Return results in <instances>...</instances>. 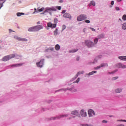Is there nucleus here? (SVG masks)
<instances>
[{"label": "nucleus", "mask_w": 126, "mask_h": 126, "mask_svg": "<svg viewBox=\"0 0 126 126\" xmlns=\"http://www.w3.org/2000/svg\"><path fill=\"white\" fill-rule=\"evenodd\" d=\"M52 11H57V9L55 7L46 8L43 14H45L46 12H48L50 15H52Z\"/></svg>", "instance_id": "f257e3e1"}, {"label": "nucleus", "mask_w": 126, "mask_h": 126, "mask_svg": "<svg viewBox=\"0 0 126 126\" xmlns=\"http://www.w3.org/2000/svg\"><path fill=\"white\" fill-rule=\"evenodd\" d=\"M13 58H15V55L14 54H10L2 58V61L7 62V61H9V60H11V59H13Z\"/></svg>", "instance_id": "f03ea898"}, {"label": "nucleus", "mask_w": 126, "mask_h": 126, "mask_svg": "<svg viewBox=\"0 0 126 126\" xmlns=\"http://www.w3.org/2000/svg\"><path fill=\"white\" fill-rule=\"evenodd\" d=\"M67 117H68L67 114H64L57 116L56 117H52L51 118V120H59V119H62V118H66Z\"/></svg>", "instance_id": "7ed1b4c3"}, {"label": "nucleus", "mask_w": 126, "mask_h": 126, "mask_svg": "<svg viewBox=\"0 0 126 126\" xmlns=\"http://www.w3.org/2000/svg\"><path fill=\"white\" fill-rule=\"evenodd\" d=\"M87 18V16H86V15H81L77 18V20L78 21H82V20H84L86 19Z\"/></svg>", "instance_id": "20e7f679"}, {"label": "nucleus", "mask_w": 126, "mask_h": 126, "mask_svg": "<svg viewBox=\"0 0 126 126\" xmlns=\"http://www.w3.org/2000/svg\"><path fill=\"white\" fill-rule=\"evenodd\" d=\"M14 39L16 40H18V41H20L21 42H27V39L24 38L19 37L16 35L14 36Z\"/></svg>", "instance_id": "39448f33"}, {"label": "nucleus", "mask_w": 126, "mask_h": 126, "mask_svg": "<svg viewBox=\"0 0 126 126\" xmlns=\"http://www.w3.org/2000/svg\"><path fill=\"white\" fill-rule=\"evenodd\" d=\"M85 44L89 48H90L94 45V43H93V42H92L90 40H86Z\"/></svg>", "instance_id": "423d86ee"}, {"label": "nucleus", "mask_w": 126, "mask_h": 126, "mask_svg": "<svg viewBox=\"0 0 126 126\" xmlns=\"http://www.w3.org/2000/svg\"><path fill=\"white\" fill-rule=\"evenodd\" d=\"M71 115L72 116H73V118H75V116H74L79 117V113H78V111L76 110H74L72 111L71 113Z\"/></svg>", "instance_id": "0eeeda50"}, {"label": "nucleus", "mask_w": 126, "mask_h": 126, "mask_svg": "<svg viewBox=\"0 0 126 126\" xmlns=\"http://www.w3.org/2000/svg\"><path fill=\"white\" fill-rule=\"evenodd\" d=\"M36 65L38 67H42L44 65V60H41L39 62L37 63Z\"/></svg>", "instance_id": "6e6552de"}, {"label": "nucleus", "mask_w": 126, "mask_h": 126, "mask_svg": "<svg viewBox=\"0 0 126 126\" xmlns=\"http://www.w3.org/2000/svg\"><path fill=\"white\" fill-rule=\"evenodd\" d=\"M47 26L48 27H50V28H56L57 27V24H52V23L49 22L47 23Z\"/></svg>", "instance_id": "1a4fd4ad"}, {"label": "nucleus", "mask_w": 126, "mask_h": 126, "mask_svg": "<svg viewBox=\"0 0 126 126\" xmlns=\"http://www.w3.org/2000/svg\"><path fill=\"white\" fill-rule=\"evenodd\" d=\"M88 115L89 117H93V115L95 116V112L92 109H90L88 111Z\"/></svg>", "instance_id": "9d476101"}, {"label": "nucleus", "mask_w": 126, "mask_h": 126, "mask_svg": "<svg viewBox=\"0 0 126 126\" xmlns=\"http://www.w3.org/2000/svg\"><path fill=\"white\" fill-rule=\"evenodd\" d=\"M104 66H108V64L107 63H102L99 66H97L95 68V69H99V68H101V67H104Z\"/></svg>", "instance_id": "9b49d317"}, {"label": "nucleus", "mask_w": 126, "mask_h": 126, "mask_svg": "<svg viewBox=\"0 0 126 126\" xmlns=\"http://www.w3.org/2000/svg\"><path fill=\"white\" fill-rule=\"evenodd\" d=\"M104 66H108V64L107 63H102L99 66H97L95 68V69H99V68H101V67H104Z\"/></svg>", "instance_id": "f8f14e48"}, {"label": "nucleus", "mask_w": 126, "mask_h": 126, "mask_svg": "<svg viewBox=\"0 0 126 126\" xmlns=\"http://www.w3.org/2000/svg\"><path fill=\"white\" fill-rule=\"evenodd\" d=\"M35 30L37 31H39V30H41L42 29H43V28H44V27H43V26L42 25H38V26H35Z\"/></svg>", "instance_id": "ddd939ff"}, {"label": "nucleus", "mask_w": 126, "mask_h": 126, "mask_svg": "<svg viewBox=\"0 0 126 126\" xmlns=\"http://www.w3.org/2000/svg\"><path fill=\"white\" fill-rule=\"evenodd\" d=\"M28 31H29V32H36L35 27L34 26L30 28Z\"/></svg>", "instance_id": "4468645a"}, {"label": "nucleus", "mask_w": 126, "mask_h": 126, "mask_svg": "<svg viewBox=\"0 0 126 126\" xmlns=\"http://www.w3.org/2000/svg\"><path fill=\"white\" fill-rule=\"evenodd\" d=\"M117 67H119V68H126V65H124L119 63L117 64Z\"/></svg>", "instance_id": "2eb2a0df"}, {"label": "nucleus", "mask_w": 126, "mask_h": 126, "mask_svg": "<svg viewBox=\"0 0 126 126\" xmlns=\"http://www.w3.org/2000/svg\"><path fill=\"white\" fill-rule=\"evenodd\" d=\"M80 114L82 117H86L87 116V113L83 109L81 110Z\"/></svg>", "instance_id": "dca6fc26"}, {"label": "nucleus", "mask_w": 126, "mask_h": 126, "mask_svg": "<svg viewBox=\"0 0 126 126\" xmlns=\"http://www.w3.org/2000/svg\"><path fill=\"white\" fill-rule=\"evenodd\" d=\"M63 17L65 18H70V14L68 13H65L63 15Z\"/></svg>", "instance_id": "f3484780"}, {"label": "nucleus", "mask_w": 126, "mask_h": 126, "mask_svg": "<svg viewBox=\"0 0 126 126\" xmlns=\"http://www.w3.org/2000/svg\"><path fill=\"white\" fill-rule=\"evenodd\" d=\"M118 58L119 60H121V61H126V56H119Z\"/></svg>", "instance_id": "a211bd4d"}, {"label": "nucleus", "mask_w": 126, "mask_h": 126, "mask_svg": "<svg viewBox=\"0 0 126 126\" xmlns=\"http://www.w3.org/2000/svg\"><path fill=\"white\" fill-rule=\"evenodd\" d=\"M6 0H0V9L1 8L2 5L5 2Z\"/></svg>", "instance_id": "6ab92c4d"}, {"label": "nucleus", "mask_w": 126, "mask_h": 126, "mask_svg": "<svg viewBox=\"0 0 126 126\" xmlns=\"http://www.w3.org/2000/svg\"><path fill=\"white\" fill-rule=\"evenodd\" d=\"M91 5H93V6H95V1L92 0L90 4H89V6H91Z\"/></svg>", "instance_id": "aec40b11"}, {"label": "nucleus", "mask_w": 126, "mask_h": 126, "mask_svg": "<svg viewBox=\"0 0 126 126\" xmlns=\"http://www.w3.org/2000/svg\"><path fill=\"white\" fill-rule=\"evenodd\" d=\"M55 50H56V51H59L60 50V49H61V46H60V45L59 44H57L55 47Z\"/></svg>", "instance_id": "412c9836"}, {"label": "nucleus", "mask_w": 126, "mask_h": 126, "mask_svg": "<svg viewBox=\"0 0 126 126\" xmlns=\"http://www.w3.org/2000/svg\"><path fill=\"white\" fill-rule=\"evenodd\" d=\"M122 90L121 89H117L115 90V92L116 93H121V92H122Z\"/></svg>", "instance_id": "4be33fe9"}, {"label": "nucleus", "mask_w": 126, "mask_h": 126, "mask_svg": "<svg viewBox=\"0 0 126 126\" xmlns=\"http://www.w3.org/2000/svg\"><path fill=\"white\" fill-rule=\"evenodd\" d=\"M104 34H100L97 36V37L98 39H102V38H104Z\"/></svg>", "instance_id": "5701e85b"}, {"label": "nucleus", "mask_w": 126, "mask_h": 126, "mask_svg": "<svg viewBox=\"0 0 126 126\" xmlns=\"http://www.w3.org/2000/svg\"><path fill=\"white\" fill-rule=\"evenodd\" d=\"M44 9H45V8L42 7V8H40V9L37 8V10H38V11L39 12H42V11H43L44 10Z\"/></svg>", "instance_id": "b1692460"}, {"label": "nucleus", "mask_w": 126, "mask_h": 126, "mask_svg": "<svg viewBox=\"0 0 126 126\" xmlns=\"http://www.w3.org/2000/svg\"><path fill=\"white\" fill-rule=\"evenodd\" d=\"M122 29H124V30H126V23H125L123 26H122Z\"/></svg>", "instance_id": "393cba45"}, {"label": "nucleus", "mask_w": 126, "mask_h": 126, "mask_svg": "<svg viewBox=\"0 0 126 126\" xmlns=\"http://www.w3.org/2000/svg\"><path fill=\"white\" fill-rule=\"evenodd\" d=\"M55 8L57 9H58V10H61V9H62V7L61 6H57Z\"/></svg>", "instance_id": "a878e982"}, {"label": "nucleus", "mask_w": 126, "mask_h": 126, "mask_svg": "<svg viewBox=\"0 0 126 126\" xmlns=\"http://www.w3.org/2000/svg\"><path fill=\"white\" fill-rule=\"evenodd\" d=\"M78 51V49H73L71 51H69V53H75V52H77Z\"/></svg>", "instance_id": "bb28decb"}, {"label": "nucleus", "mask_w": 126, "mask_h": 126, "mask_svg": "<svg viewBox=\"0 0 126 126\" xmlns=\"http://www.w3.org/2000/svg\"><path fill=\"white\" fill-rule=\"evenodd\" d=\"M17 15L18 16H21V15H24V13H17Z\"/></svg>", "instance_id": "cd10ccee"}, {"label": "nucleus", "mask_w": 126, "mask_h": 126, "mask_svg": "<svg viewBox=\"0 0 126 126\" xmlns=\"http://www.w3.org/2000/svg\"><path fill=\"white\" fill-rule=\"evenodd\" d=\"M54 34L55 35H58V29H56L55 31H54Z\"/></svg>", "instance_id": "c85d7f7f"}, {"label": "nucleus", "mask_w": 126, "mask_h": 126, "mask_svg": "<svg viewBox=\"0 0 126 126\" xmlns=\"http://www.w3.org/2000/svg\"><path fill=\"white\" fill-rule=\"evenodd\" d=\"M97 71H93L92 72L89 73V75H92V74H94V73H96Z\"/></svg>", "instance_id": "c756f323"}, {"label": "nucleus", "mask_w": 126, "mask_h": 126, "mask_svg": "<svg viewBox=\"0 0 126 126\" xmlns=\"http://www.w3.org/2000/svg\"><path fill=\"white\" fill-rule=\"evenodd\" d=\"M22 63L16 64L14 65V66H21L22 65Z\"/></svg>", "instance_id": "7c9ffc66"}, {"label": "nucleus", "mask_w": 126, "mask_h": 126, "mask_svg": "<svg viewBox=\"0 0 126 126\" xmlns=\"http://www.w3.org/2000/svg\"><path fill=\"white\" fill-rule=\"evenodd\" d=\"M123 20L126 21V15H124L122 17Z\"/></svg>", "instance_id": "2f4dec72"}, {"label": "nucleus", "mask_w": 126, "mask_h": 126, "mask_svg": "<svg viewBox=\"0 0 126 126\" xmlns=\"http://www.w3.org/2000/svg\"><path fill=\"white\" fill-rule=\"evenodd\" d=\"M80 80V78H78L74 83H78Z\"/></svg>", "instance_id": "473e14b6"}, {"label": "nucleus", "mask_w": 126, "mask_h": 126, "mask_svg": "<svg viewBox=\"0 0 126 126\" xmlns=\"http://www.w3.org/2000/svg\"><path fill=\"white\" fill-rule=\"evenodd\" d=\"M94 44H97V43H98V38L94 39Z\"/></svg>", "instance_id": "72a5a7b5"}, {"label": "nucleus", "mask_w": 126, "mask_h": 126, "mask_svg": "<svg viewBox=\"0 0 126 126\" xmlns=\"http://www.w3.org/2000/svg\"><path fill=\"white\" fill-rule=\"evenodd\" d=\"M65 28H66V27L65 26V25H63L62 26V30H64V29H65Z\"/></svg>", "instance_id": "f704fd0d"}, {"label": "nucleus", "mask_w": 126, "mask_h": 126, "mask_svg": "<svg viewBox=\"0 0 126 126\" xmlns=\"http://www.w3.org/2000/svg\"><path fill=\"white\" fill-rule=\"evenodd\" d=\"M54 23H58V19L55 18L54 20Z\"/></svg>", "instance_id": "c9c22d12"}, {"label": "nucleus", "mask_w": 126, "mask_h": 126, "mask_svg": "<svg viewBox=\"0 0 126 126\" xmlns=\"http://www.w3.org/2000/svg\"><path fill=\"white\" fill-rule=\"evenodd\" d=\"M114 3H115V1H114V0L111 1V5H114Z\"/></svg>", "instance_id": "e433bc0d"}, {"label": "nucleus", "mask_w": 126, "mask_h": 126, "mask_svg": "<svg viewBox=\"0 0 126 126\" xmlns=\"http://www.w3.org/2000/svg\"><path fill=\"white\" fill-rule=\"evenodd\" d=\"M118 78H119L118 77H113V80H116V79H118Z\"/></svg>", "instance_id": "4c0bfd02"}, {"label": "nucleus", "mask_w": 126, "mask_h": 126, "mask_svg": "<svg viewBox=\"0 0 126 126\" xmlns=\"http://www.w3.org/2000/svg\"><path fill=\"white\" fill-rule=\"evenodd\" d=\"M38 10H37V9L36 8H34V11L33 12V13H35V12H38Z\"/></svg>", "instance_id": "58836bf2"}, {"label": "nucleus", "mask_w": 126, "mask_h": 126, "mask_svg": "<svg viewBox=\"0 0 126 126\" xmlns=\"http://www.w3.org/2000/svg\"><path fill=\"white\" fill-rule=\"evenodd\" d=\"M85 22L86 23H90V21L89 20H87L85 21Z\"/></svg>", "instance_id": "ea45409f"}, {"label": "nucleus", "mask_w": 126, "mask_h": 126, "mask_svg": "<svg viewBox=\"0 0 126 126\" xmlns=\"http://www.w3.org/2000/svg\"><path fill=\"white\" fill-rule=\"evenodd\" d=\"M117 122H126V120H118Z\"/></svg>", "instance_id": "a19ab883"}, {"label": "nucleus", "mask_w": 126, "mask_h": 126, "mask_svg": "<svg viewBox=\"0 0 126 126\" xmlns=\"http://www.w3.org/2000/svg\"><path fill=\"white\" fill-rule=\"evenodd\" d=\"M116 10H120V8L119 7H116Z\"/></svg>", "instance_id": "79ce46f5"}, {"label": "nucleus", "mask_w": 126, "mask_h": 126, "mask_svg": "<svg viewBox=\"0 0 126 126\" xmlns=\"http://www.w3.org/2000/svg\"><path fill=\"white\" fill-rule=\"evenodd\" d=\"M49 50H50V51H53V50H54V48L51 47L50 48H49Z\"/></svg>", "instance_id": "37998d69"}, {"label": "nucleus", "mask_w": 126, "mask_h": 126, "mask_svg": "<svg viewBox=\"0 0 126 126\" xmlns=\"http://www.w3.org/2000/svg\"><path fill=\"white\" fill-rule=\"evenodd\" d=\"M82 126H90L87 124H84V125H82Z\"/></svg>", "instance_id": "c03bdc74"}, {"label": "nucleus", "mask_w": 126, "mask_h": 126, "mask_svg": "<svg viewBox=\"0 0 126 126\" xmlns=\"http://www.w3.org/2000/svg\"><path fill=\"white\" fill-rule=\"evenodd\" d=\"M81 73H83V72H78V73H77V75H78L79 74H81Z\"/></svg>", "instance_id": "a18cd8bd"}, {"label": "nucleus", "mask_w": 126, "mask_h": 126, "mask_svg": "<svg viewBox=\"0 0 126 126\" xmlns=\"http://www.w3.org/2000/svg\"><path fill=\"white\" fill-rule=\"evenodd\" d=\"M59 2H60V3H62L63 2V0H60L59 1Z\"/></svg>", "instance_id": "49530a36"}, {"label": "nucleus", "mask_w": 126, "mask_h": 126, "mask_svg": "<svg viewBox=\"0 0 126 126\" xmlns=\"http://www.w3.org/2000/svg\"><path fill=\"white\" fill-rule=\"evenodd\" d=\"M102 123H107V121L103 120V121H102Z\"/></svg>", "instance_id": "de8ad7c7"}, {"label": "nucleus", "mask_w": 126, "mask_h": 126, "mask_svg": "<svg viewBox=\"0 0 126 126\" xmlns=\"http://www.w3.org/2000/svg\"><path fill=\"white\" fill-rule=\"evenodd\" d=\"M62 13H65V10L62 11Z\"/></svg>", "instance_id": "09e8293b"}, {"label": "nucleus", "mask_w": 126, "mask_h": 126, "mask_svg": "<svg viewBox=\"0 0 126 126\" xmlns=\"http://www.w3.org/2000/svg\"><path fill=\"white\" fill-rule=\"evenodd\" d=\"M76 61H79V57H77V58Z\"/></svg>", "instance_id": "8fccbe9b"}, {"label": "nucleus", "mask_w": 126, "mask_h": 126, "mask_svg": "<svg viewBox=\"0 0 126 126\" xmlns=\"http://www.w3.org/2000/svg\"><path fill=\"white\" fill-rule=\"evenodd\" d=\"M69 90H70V91L73 90V88H71V89H69Z\"/></svg>", "instance_id": "3c124183"}, {"label": "nucleus", "mask_w": 126, "mask_h": 126, "mask_svg": "<svg viewBox=\"0 0 126 126\" xmlns=\"http://www.w3.org/2000/svg\"><path fill=\"white\" fill-rule=\"evenodd\" d=\"M92 31H95V29H93V28H92Z\"/></svg>", "instance_id": "603ef678"}, {"label": "nucleus", "mask_w": 126, "mask_h": 126, "mask_svg": "<svg viewBox=\"0 0 126 126\" xmlns=\"http://www.w3.org/2000/svg\"><path fill=\"white\" fill-rule=\"evenodd\" d=\"M62 90H63V91H66V89H62Z\"/></svg>", "instance_id": "864d4df0"}, {"label": "nucleus", "mask_w": 126, "mask_h": 126, "mask_svg": "<svg viewBox=\"0 0 126 126\" xmlns=\"http://www.w3.org/2000/svg\"><path fill=\"white\" fill-rule=\"evenodd\" d=\"M117 1L120 2V1H122V0H117Z\"/></svg>", "instance_id": "5fc2aeb1"}, {"label": "nucleus", "mask_w": 126, "mask_h": 126, "mask_svg": "<svg viewBox=\"0 0 126 126\" xmlns=\"http://www.w3.org/2000/svg\"><path fill=\"white\" fill-rule=\"evenodd\" d=\"M37 24H38V25L40 24V22H37Z\"/></svg>", "instance_id": "6e6d98bb"}, {"label": "nucleus", "mask_w": 126, "mask_h": 126, "mask_svg": "<svg viewBox=\"0 0 126 126\" xmlns=\"http://www.w3.org/2000/svg\"><path fill=\"white\" fill-rule=\"evenodd\" d=\"M76 91H77L76 89L74 90V92H76Z\"/></svg>", "instance_id": "4d7b16f0"}, {"label": "nucleus", "mask_w": 126, "mask_h": 126, "mask_svg": "<svg viewBox=\"0 0 126 126\" xmlns=\"http://www.w3.org/2000/svg\"><path fill=\"white\" fill-rule=\"evenodd\" d=\"M70 119H71V118H69V120H70Z\"/></svg>", "instance_id": "13d9d810"}, {"label": "nucleus", "mask_w": 126, "mask_h": 126, "mask_svg": "<svg viewBox=\"0 0 126 126\" xmlns=\"http://www.w3.org/2000/svg\"><path fill=\"white\" fill-rule=\"evenodd\" d=\"M112 73H115V72H112Z\"/></svg>", "instance_id": "bf43d9fd"}, {"label": "nucleus", "mask_w": 126, "mask_h": 126, "mask_svg": "<svg viewBox=\"0 0 126 126\" xmlns=\"http://www.w3.org/2000/svg\"><path fill=\"white\" fill-rule=\"evenodd\" d=\"M119 20H121V19H119Z\"/></svg>", "instance_id": "052dcab7"}, {"label": "nucleus", "mask_w": 126, "mask_h": 126, "mask_svg": "<svg viewBox=\"0 0 126 126\" xmlns=\"http://www.w3.org/2000/svg\"><path fill=\"white\" fill-rule=\"evenodd\" d=\"M11 31V30L10 29V30H9V31Z\"/></svg>", "instance_id": "680f3d73"}, {"label": "nucleus", "mask_w": 126, "mask_h": 126, "mask_svg": "<svg viewBox=\"0 0 126 126\" xmlns=\"http://www.w3.org/2000/svg\"><path fill=\"white\" fill-rule=\"evenodd\" d=\"M84 32V30H83Z\"/></svg>", "instance_id": "e2e57ef3"}]
</instances>
